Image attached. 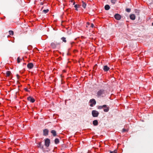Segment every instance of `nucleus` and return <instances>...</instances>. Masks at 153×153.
Listing matches in <instances>:
<instances>
[{
	"instance_id": "f257e3e1",
	"label": "nucleus",
	"mask_w": 153,
	"mask_h": 153,
	"mask_svg": "<svg viewBox=\"0 0 153 153\" xmlns=\"http://www.w3.org/2000/svg\"><path fill=\"white\" fill-rule=\"evenodd\" d=\"M105 91L104 89H100L97 93L96 96L97 97H103L105 95Z\"/></svg>"
},
{
	"instance_id": "f03ea898",
	"label": "nucleus",
	"mask_w": 153,
	"mask_h": 153,
	"mask_svg": "<svg viewBox=\"0 0 153 153\" xmlns=\"http://www.w3.org/2000/svg\"><path fill=\"white\" fill-rule=\"evenodd\" d=\"M99 112L96 110H93L92 111V114L93 117H97L99 115Z\"/></svg>"
},
{
	"instance_id": "7ed1b4c3",
	"label": "nucleus",
	"mask_w": 153,
	"mask_h": 153,
	"mask_svg": "<svg viewBox=\"0 0 153 153\" xmlns=\"http://www.w3.org/2000/svg\"><path fill=\"white\" fill-rule=\"evenodd\" d=\"M50 143V140L48 138L45 140V145L47 147L49 146Z\"/></svg>"
},
{
	"instance_id": "20e7f679",
	"label": "nucleus",
	"mask_w": 153,
	"mask_h": 153,
	"mask_svg": "<svg viewBox=\"0 0 153 153\" xmlns=\"http://www.w3.org/2000/svg\"><path fill=\"white\" fill-rule=\"evenodd\" d=\"M60 44L59 43H58L56 44L55 43L52 42L51 43V45L53 48L55 49L56 48L57 45H59Z\"/></svg>"
},
{
	"instance_id": "39448f33",
	"label": "nucleus",
	"mask_w": 153,
	"mask_h": 153,
	"mask_svg": "<svg viewBox=\"0 0 153 153\" xmlns=\"http://www.w3.org/2000/svg\"><path fill=\"white\" fill-rule=\"evenodd\" d=\"M115 18L117 20H120L121 18L120 15L118 13L116 14L114 16Z\"/></svg>"
},
{
	"instance_id": "423d86ee",
	"label": "nucleus",
	"mask_w": 153,
	"mask_h": 153,
	"mask_svg": "<svg viewBox=\"0 0 153 153\" xmlns=\"http://www.w3.org/2000/svg\"><path fill=\"white\" fill-rule=\"evenodd\" d=\"M27 100L28 101H30L32 103L34 102L35 101V99L31 96L28 97L27 98Z\"/></svg>"
},
{
	"instance_id": "0eeeda50",
	"label": "nucleus",
	"mask_w": 153,
	"mask_h": 153,
	"mask_svg": "<svg viewBox=\"0 0 153 153\" xmlns=\"http://www.w3.org/2000/svg\"><path fill=\"white\" fill-rule=\"evenodd\" d=\"M49 131L47 129H45L43 130V135L44 136H47L48 135Z\"/></svg>"
},
{
	"instance_id": "6e6552de",
	"label": "nucleus",
	"mask_w": 153,
	"mask_h": 153,
	"mask_svg": "<svg viewBox=\"0 0 153 153\" xmlns=\"http://www.w3.org/2000/svg\"><path fill=\"white\" fill-rule=\"evenodd\" d=\"M33 66V64L32 63H28L27 65V67L29 69L32 68Z\"/></svg>"
},
{
	"instance_id": "1a4fd4ad",
	"label": "nucleus",
	"mask_w": 153,
	"mask_h": 153,
	"mask_svg": "<svg viewBox=\"0 0 153 153\" xmlns=\"http://www.w3.org/2000/svg\"><path fill=\"white\" fill-rule=\"evenodd\" d=\"M109 69V68L107 65H105L103 66V69L105 71H108Z\"/></svg>"
},
{
	"instance_id": "9d476101",
	"label": "nucleus",
	"mask_w": 153,
	"mask_h": 153,
	"mask_svg": "<svg viewBox=\"0 0 153 153\" xmlns=\"http://www.w3.org/2000/svg\"><path fill=\"white\" fill-rule=\"evenodd\" d=\"M51 133L54 137H55L56 136V131L55 130H52L51 131Z\"/></svg>"
},
{
	"instance_id": "9b49d317",
	"label": "nucleus",
	"mask_w": 153,
	"mask_h": 153,
	"mask_svg": "<svg viewBox=\"0 0 153 153\" xmlns=\"http://www.w3.org/2000/svg\"><path fill=\"white\" fill-rule=\"evenodd\" d=\"M130 17L131 19L134 20L135 19V16L134 14H132L130 15Z\"/></svg>"
},
{
	"instance_id": "f8f14e48",
	"label": "nucleus",
	"mask_w": 153,
	"mask_h": 153,
	"mask_svg": "<svg viewBox=\"0 0 153 153\" xmlns=\"http://www.w3.org/2000/svg\"><path fill=\"white\" fill-rule=\"evenodd\" d=\"M93 124L94 126H97L98 124V122L97 120H94L93 122Z\"/></svg>"
},
{
	"instance_id": "ddd939ff",
	"label": "nucleus",
	"mask_w": 153,
	"mask_h": 153,
	"mask_svg": "<svg viewBox=\"0 0 153 153\" xmlns=\"http://www.w3.org/2000/svg\"><path fill=\"white\" fill-rule=\"evenodd\" d=\"M90 102L91 103L93 104L94 105H95L96 104V101L94 99H91Z\"/></svg>"
},
{
	"instance_id": "4468645a",
	"label": "nucleus",
	"mask_w": 153,
	"mask_h": 153,
	"mask_svg": "<svg viewBox=\"0 0 153 153\" xmlns=\"http://www.w3.org/2000/svg\"><path fill=\"white\" fill-rule=\"evenodd\" d=\"M104 109V111L105 112H108L109 110V107H108L107 105L106 107Z\"/></svg>"
},
{
	"instance_id": "2eb2a0df",
	"label": "nucleus",
	"mask_w": 153,
	"mask_h": 153,
	"mask_svg": "<svg viewBox=\"0 0 153 153\" xmlns=\"http://www.w3.org/2000/svg\"><path fill=\"white\" fill-rule=\"evenodd\" d=\"M107 105H103L102 106H100L98 107V108L99 109H102L104 108H105L106 107Z\"/></svg>"
},
{
	"instance_id": "dca6fc26",
	"label": "nucleus",
	"mask_w": 153,
	"mask_h": 153,
	"mask_svg": "<svg viewBox=\"0 0 153 153\" xmlns=\"http://www.w3.org/2000/svg\"><path fill=\"white\" fill-rule=\"evenodd\" d=\"M110 8V6L108 5H106L105 6V9L106 10H108Z\"/></svg>"
},
{
	"instance_id": "f3484780",
	"label": "nucleus",
	"mask_w": 153,
	"mask_h": 153,
	"mask_svg": "<svg viewBox=\"0 0 153 153\" xmlns=\"http://www.w3.org/2000/svg\"><path fill=\"white\" fill-rule=\"evenodd\" d=\"M55 143L56 144H57L59 143V141L58 139L56 138L54 140Z\"/></svg>"
},
{
	"instance_id": "a211bd4d",
	"label": "nucleus",
	"mask_w": 153,
	"mask_h": 153,
	"mask_svg": "<svg viewBox=\"0 0 153 153\" xmlns=\"http://www.w3.org/2000/svg\"><path fill=\"white\" fill-rule=\"evenodd\" d=\"M38 147L41 149H43V146L42 145L41 142H40L39 143L38 145Z\"/></svg>"
},
{
	"instance_id": "6ab92c4d",
	"label": "nucleus",
	"mask_w": 153,
	"mask_h": 153,
	"mask_svg": "<svg viewBox=\"0 0 153 153\" xmlns=\"http://www.w3.org/2000/svg\"><path fill=\"white\" fill-rule=\"evenodd\" d=\"M82 7L84 8H85L86 7V4L85 3H84V2L83 1H82Z\"/></svg>"
},
{
	"instance_id": "aec40b11",
	"label": "nucleus",
	"mask_w": 153,
	"mask_h": 153,
	"mask_svg": "<svg viewBox=\"0 0 153 153\" xmlns=\"http://www.w3.org/2000/svg\"><path fill=\"white\" fill-rule=\"evenodd\" d=\"M61 39L62 40V41L65 43L66 42V39L65 37H62L61 38Z\"/></svg>"
},
{
	"instance_id": "412c9836",
	"label": "nucleus",
	"mask_w": 153,
	"mask_h": 153,
	"mask_svg": "<svg viewBox=\"0 0 153 153\" xmlns=\"http://www.w3.org/2000/svg\"><path fill=\"white\" fill-rule=\"evenodd\" d=\"M11 74V72L9 71H7L6 72V74L7 76H9Z\"/></svg>"
},
{
	"instance_id": "4be33fe9",
	"label": "nucleus",
	"mask_w": 153,
	"mask_h": 153,
	"mask_svg": "<svg viewBox=\"0 0 153 153\" xmlns=\"http://www.w3.org/2000/svg\"><path fill=\"white\" fill-rule=\"evenodd\" d=\"M9 34L10 35H13L14 32L12 30H9Z\"/></svg>"
},
{
	"instance_id": "5701e85b",
	"label": "nucleus",
	"mask_w": 153,
	"mask_h": 153,
	"mask_svg": "<svg viewBox=\"0 0 153 153\" xmlns=\"http://www.w3.org/2000/svg\"><path fill=\"white\" fill-rule=\"evenodd\" d=\"M48 11H49V10L48 9H47L46 10H43L42 11V12L45 13H47Z\"/></svg>"
},
{
	"instance_id": "b1692460",
	"label": "nucleus",
	"mask_w": 153,
	"mask_h": 153,
	"mask_svg": "<svg viewBox=\"0 0 153 153\" xmlns=\"http://www.w3.org/2000/svg\"><path fill=\"white\" fill-rule=\"evenodd\" d=\"M74 7L76 8V10H78L77 8L79 7V5L77 4H76L74 6Z\"/></svg>"
},
{
	"instance_id": "393cba45",
	"label": "nucleus",
	"mask_w": 153,
	"mask_h": 153,
	"mask_svg": "<svg viewBox=\"0 0 153 153\" xmlns=\"http://www.w3.org/2000/svg\"><path fill=\"white\" fill-rule=\"evenodd\" d=\"M109 151L110 152V153H117V150H115L113 151Z\"/></svg>"
},
{
	"instance_id": "a878e982",
	"label": "nucleus",
	"mask_w": 153,
	"mask_h": 153,
	"mask_svg": "<svg viewBox=\"0 0 153 153\" xmlns=\"http://www.w3.org/2000/svg\"><path fill=\"white\" fill-rule=\"evenodd\" d=\"M21 60L19 58V57H18L17 59V62L18 63H19L20 62Z\"/></svg>"
},
{
	"instance_id": "bb28decb",
	"label": "nucleus",
	"mask_w": 153,
	"mask_h": 153,
	"mask_svg": "<svg viewBox=\"0 0 153 153\" xmlns=\"http://www.w3.org/2000/svg\"><path fill=\"white\" fill-rule=\"evenodd\" d=\"M117 0H111V2L112 3L114 4L115 3Z\"/></svg>"
},
{
	"instance_id": "cd10ccee",
	"label": "nucleus",
	"mask_w": 153,
	"mask_h": 153,
	"mask_svg": "<svg viewBox=\"0 0 153 153\" xmlns=\"http://www.w3.org/2000/svg\"><path fill=\"white\" fill-rule=\"evenodd\" d=\"M126 11L128 12H130L131 11V9L129 8H127L126 9Z\"/></svg>"
},
{
	"instance_id": "c85d7f7f",
	"label": "nucleus",
	"mask_w": 153,
	"mask_h": 153,
	"mask_svg": "<svg viewBox=\"0 0 153 153\" xmlns=\"http://www.w3.org/2000/svg\"><path fill=\"white\" fill-rule=\"evenodd\" d=\"M126 131V130L125 128H123L122 130V132H124L125 131Z\"/></svg>"
},
{
	"instance_id": "c756f323",
	"label": "nucleus",
	"mask_w": 153,
	"mask_h": 153,
	"mask_svg": "<svg viewBox=\"0 0 153 153\" xmlns=\"http://www.w3.org/2000/svg\"><path fill=\"white\" fill-rule=\"evenodd\" d=\"M71 2L72 3H73V5H74L75 4V1H74V0H71Z\"/></svg>"
},
{
	"instance_id": "7c9ffc66",
	"label": "nucleus",
	"mask_w": 153,
	"mask_h": 153,
	"mask_svg": "<svg viewBox=\"0 0 153 153\" xmlns=\"http://www.w3.org/2000/svg\"><path fill=\"white\" fill-rule=\"evenodd\" d=\"M91 27H92V28H93L94 26V24L92 23L91 24Z\"/></svg>"
},
{
	"instance_id": "2f4dec72",
	"label": "nucleus",
	"mask_w": 153,
	"mask_h": 153,
	"mask_svg": "<svg viewBox=\"0 0 153 153\" xmlns=\"http://www.w3.org/2000/svg\"><path fill=\"white\" fill-rule=\"evenodd\" d=\"M24 90H25V91H28V90L27 89V88H25L24 89Z\"/></svg>"
},
{
	"instance_id": "473e14b6",
	"label": "nucleus",
	"mask_w": 153,
	"mask_h": 153,
	"mask_svg": "<svg viewBox=\"0 0 153 153\" xmlns=\"http://www.w3.org/2000/svg\"><path fill=\"white\" fill-rule=\"evenodd\" d=\"M93 104H92V103H91L90 104V106L91 107H92L93 106Z\"/></svg>"
},
{
	"instance_id": "72a5a7b5",
	"label": "nucleus",
	"mask_w": 153,
	"mask_h": 153,
	"mask_svg": "<svg viewBox=\"0 0 153 153\" xmlns=\"http://www.w3.org/2000/svg\"><path fill=\"white\" fill-rule=\"evenodd\" d=\"M16 76H17V78H18V77L19 76V75H18V74H17L16 75Z\"/></svg>"
},
{
	"instance_id": "f704fd0d",
	"label": "nucleus",
	"mask_w": 153,
	"mask_h": 153,
	"mask_svg": "<svg viewBox=\"0 0 153 153\" xmlns=\"http://www.w3.org/2000/svg\"><path fill=\"white\" fill-rule=\"evenodd\" d=\"M87 25H89L90 24V23L89 22H88L87 23Z\"/></svg>"
},
{
	"instance_id": "c9c22d12",
	"label": "nucleus",
	"mask_w": 153,
	"mask_h": 153,
	"mask_svg": "<svg viewBox=\"0 0 153 153\" xmlns=\"http://www.w3.org/2000/svg\"><path fill=\"white\" fill-rule=\"evenodd\" d=\"M21 61H22V60H23V58L20 59Z\"/></svg>"
},
{
	"instance_id": "e433bc0d",
	"label": "nucleus",
	"mask_w": 153,
	"mask_h": 153,
	"mask_svg": "<svg viewBox=\"0 0 153 153\" xmlns=\"http://www.w3.org/2000/svg\"><path fill=\"white\" fill-rule=\"evenodd\" d=\"M23 64L26 65V63H23Z\"/></svg>"
},
{
	"instance_id": "4c0bfd02",
	"label": "nucleus",
	"mask_w": 153,
	"mask_h": 153,
	"mask_svg": "<svg viewBox=\"0 0 153 153\" xmlns=\"http://www.w3.org/2000/svg\"><path fill=\"white\" fill-rule=\"evenodd\" d=\"M152 25L153 26V22L152 23Z\"/></svg>"
}]
</instances>
